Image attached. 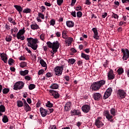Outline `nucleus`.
<instances>
[{"mask_svg": "<svg viewBox=\"0 0 129 129\" xmlns=\"http://www.w3.org/2000/svg\"><path fill=\"white\" fill-rule=\"evenodd\" d=\"M63 0H57V4L58 6H61L63 4Z\"/></svg>", "mask_w": 129, "mask_h": 129, "instance_id": "48", "label": "nucleus"}, {"mask_svg": "<svg viewBox=\"0 0 129 129\" xmlns=\"http://www.w3.org/2000/svg\"><path fill=\"white\" fill-rule=\"evenodd\" d=\"M53 71L57 76H60L62 75V72L63 71V67L57 66L54 68Z\"/></svg>", "mask_w": 129, "mask_h": 129, "instance_id": "5", "label": "nucleus"}, {"mask_svg": "<svg viewBox=\"0 0 129 129\" xmlns=\"http://www.w3.org/2000/svg\"><path fill=\"white\" fill-rule=\"evenodd\" d=\"M93 98L95 100H100L101 98V94L99 93H95L94 94Z\"/></svg>", "mask_w": 129, "mask_h": 129, "instance_id": "20", "label": "nucleus"}, {"mask_svg": "<svg viewBox=\"0 0 129 129\" xmlns=\"http://www.w3.org/2000/svg\"><path fill=\"white\" fill-rule=\"evenodd\" d=\"M46 77H48V78L50 77H52L53 76V74L51 73L48 72L46 74Z\"/></svg>", "mask_w": 129, "mask_h": 129, "instance_id": "50", "label": "nucleus"}, {"mask_svg": "<svg viewBox=\"0 0 129 129\" xmlns=\"http://www.w3.org/2000/svg\"><path fill=\"white\" fill-rule=\"evenodd\" d=\"M82 110L83 112L87 113V112H89V110H90V106L88 105H85L82 106Z\"/></svg>", "mask_w": 129, "mask_h": 129, "instance_id": "13", "label": "nucleus"}, {"mask_svg": "<svg viewBox=\"0 0 129 129\" xmlns=\"http://www.w3.org/2000/svg\"><path fill=\"white\" fill-rule=\"evenodd\" d=\"M43 73H44V70L43 69L39 70L38 72V75H42V74H43Z\"/></svg>", "mask_w": 129, "mask_h": 129, "instance_id": "55", "label": "nucleus"}, {"mask_svg": "<svg viewBox=\"0 0 129 129\" xmlns=\"http://www.w3.org/2000/svg\"><path fill=\"white\" fill-rule=\"evenodd\" d=\"M40 64L42 67H45V70L47 69V63L43 59L40 60Z\"/></svg>", "mask_w": 129, "mask_h": 129, "instance_id": "27", "label": "nucleus"}, {"mask_svg": "<svg viewBox=\"0 0 129 129\" xmlns=\"http://www.w3.org/2000/svg\"><path fill=\"white\" fill-rule=\"evenodd\" d=\"M7 42H11L12 41V36H7L6 38Z\"/></svg>", "mask_w": 129, "mask_h": 129, "instance_id": "45", "label": "nucleus"}, {"mask_svg": "<svg viewBox=\"0 0 129 129\" xmlns=\"http://www.w3.org/2000/svg\"><path fill=\"white\" fill-rule=\"evenodd\" d=\"M104 84H105V81L101 80L97 82L93 83L91 85V87L93 90L96 91L97 90H99L101 86H103Z\"/></svg>", "mask_w": 129, "mask_h": 129, "instance_id": "2", "label": "nucleus"}, {"mask_svg": "<svg viewBox=\"0 0 129 129\" xmlns=\"http://www.w3.org/2000/svg\"><path fill=\"white\" fill-rule=\"evenodd\" d=\"M36 87V86L34 84H30L29 86V89L30 90H33Z\"/></svg>", "mask_w": 129, "mask_h": 129, "instance_id": "42", "label": "nucleus"}, {"mask_svg": "<svg viewBox=\"0 0 129 129\" xmlns=\"http://www.w3.org/2000/svg\"><path fill=\"white\" fill-rule=\"evenodd\" d=\"M8 64H9V65H13L14 64V59L10 58L8 60Z\"/></svg>", "mask_w": 129, "mask_h": 129, "instance_id": "46", "label": "nucleus"}, {"mask_svg": "<svg viewBox=\"0 0 129 129\" xmlns=\"http://www.w3.org/2000/svg\"><path fill=\"white\" fill-rule=\"evenodd\" d=\"M122 4H129V0H121Z\"/></svg>", "mask_w": 129, "mask_h": 129, "instance_id": "60", "label": "nucleus"}, {"mask_svg": "<svg viewBox=\"0 0 129 129\" xmlns=\"http://www.w3.org/2000/svg\"><path fill=\"white\" fill-rule=\"evenodd\" d=\"M40 18L41 19H42V20H44V19H45V16H44V14H43L41 13H38V17L36 18L37 22H42V20H41V19H40Z\"/></svg>", "mask_w": 129, "mask_h": 129, "instance_id": "18", "label": "nucleus"}, {"mask_svg": "<svg viewBox=\"0 0 129 129\" xmlns=\"http://www.w3.org/2000/svg\"><path fill=\"white\" fill-rule=\"evenodd\" d=\"M92 30L93 31L94 35V38L96 40H99V35H98V32L97 31V29L96 28H92Z\"/></svg>", "mask_w": 129, "mask_h": 129, "instance_id": "12", "label": "nucleus"}, {"mask_svg": "<svg viewBox=\"0 0 129 129\" xmlns=\"http://www.w3.org/2000/svg\"><path fill=\"white\" fill-rule=\"evenodd\" d=\"M25 79L26 80H28V81L31 80V77L29 76H26L25 77Z\"/></svg>", "mask_w": 129, "mask_h": 129, "instance_id": "58", "label": "nucleus"}, {"mask_svg": "<svg viewBox=\"0 0 129 129\" xmlns=\"http://www.w3.org/2000/svg\"><path fill=\"white\" fill-rule=\"evenodd\" d=\"M9 91H10V90L9 89L5 88L4 89H3V93L4 94H7V93H8Z\"/></svg>", "mask_w": 129, "mask_h": 129, "instance_id": "52", "label": "nucleus"}, {"mask_svg": "<svg viewBox=\"0 0 129 129\" xmlns=\"http://www.w3.org/2000/svg\"><path fill=\"white\" fill-rule=\"evenodd\" d=\"M123 19L124 21H129V17L128 16H123Z\"/></svg>", "mask_w": 129, "mask_h": 129, "instance_id": "54", "label": "nucleus"}, {"mask_svg": "<svg viewBox=\"0 0 129 129\" xmlns=\"http://www.w3.org/2000/svg\"><path fill=\"white\" fill-rule=\"evenodd\" d=\"M55 23H56V22L54 19L51 20L50 22L51 26H54Z\"/></svg>", "mask_w": 129, "mask_h": 129, "instance_id": "51", "label": "nucleus"}, {"mask_svg": "<svg viewBox=\"0 0 129 129\" xmlns=\"http://www.w3.org/2000/svg\"><path fill=\"white\" fill-rule=\"evenodd\" d=\"M25 27L22 29L20 30L19 31L17 34V38L18 40H21V41H24L25 40V36L23 35L25 34Z\"/></svg>", "mask_w": 129, "mask_h": 129, "instance_id": "3", "label": "nucleus"}, {"mask_svg": "<svg viewBox=\"0 0 129 129\" xmlns=\"http://www.w3.org/2000/svg\"><path fill=\"white\" fill-rule=\"evenodd\" d=\"M8 20H9V22L11 23V24H13V25H17V23H16V22H15V20H14V19H12L11 17H9Z\"/></svg>", "mask_w": 129, "mask_h": 129, "instance_id": "38", "label": "nucleus"}, {"mask_svg": "<svg viewBox=\"0 0 129 129\" xmlns=\"http://www.w3.org/2000/svg\"><path fill=\"white\" fill-rule=\"evenodd\" d=\"M107 76L109 80H112L114 79L115 75L113 74V71L110 70L107 73Z\"/></svg>", "mask_w": 129, "mask_h": 129, "instance_id": "11", "label": "nucleus"}, {"mask_svg": "<svg viewBox=\"0 0 129 129\" xmlns=\"http://www.w3.org/2000/svg\"><path fill=\"white\" fill-rule=\"evenodd\" d=\"M81 10V6H78L77 7H76V11H80Z\"/></svg>", "mask_w": 129, "mask_h": 129, "instance_id": "62", "label": "nucleus"}, {"mask_svg": "<svg viewBox=\"0 0 129 129\" xmlns=\"http://www.w3.org/2000/svg\"><path fill=\"white\" fill-rule=\"evenodd\" d=\"M95 125L97 126L98 128H100V127H102L104 124L101 121V117H98L95 122Z\"/></svg>", "mask_w": 129, "mask_h": 129, "instance_id": "6", "label": "nucleus"}, {"mask_svg": "<svg viewBox=\"0 0 129 129\" xmlns=\"http://www.w3.org/2000/svg\"><path fill=\"white\" fill-rule=\"evenodd\" d=\"M59 87V86L57 84H53L50 86V88L52 89H57Z\"/></svg>", "mask_w": 129, "mask_h": 129, "instance_id": "33", "label": "nucleus"}, {"mask_svg": "<svg viewBox=\"0 0 129 129\" xmlns=\"http://www.w3.org/2000/svg\"><path fill=\"white\" fill-rule=\"evenodd\" d=\"M66 24L67 27L69 28H73V27H74V22H73L72 21H67Z\"/></svg>", "mask_w": 129, "mask_h": 129, "instance_id": "24", "label": "nucleus"}, {"mask_svg": "<svg viewBox=\"0 0 129 129\" xmlns=\"http://www.w3.org/2000/svg\"><path fill=\"white\" fill-rule=\"evenodd\" d=\"M121 52H123V60H127L129 58V50L128 49L125 48V50L121 49Z\"/></svg>", "mask_w": 129, "mask_h": 129, "instance_id": "7", "label": "nucleus"}, {"mask_svg": "<svg viewBox=\"0 0 129 129\" xmlns=\"http://www.w3.org/2000/svg\"><path fill=\"white\" fill-rule=\"evenodd\" d=\"M77 17H78V18H81V17H82V12L81 11L78 12L77 13Z\"/></svg>", "mask_w": 129, "mask_h": 129, "instance_id": "47", "label": "nucleus"}, {"mask_svg": "<svg viewBox=\"0 0 129 129\" xmlns=\"http://www.w3.org/2000/svg\"><path fill=\"white\" fill-rule=\"evenodd\" d=\"M24 82L22 81L17 82L14 85V90H20V89H22L24 87Z\"/></svg>", "mask_w": 129, "mask_h": 129, "instance_id": "4", "label": "nucleus"}, {"mask_svg": "<svg viewBox=\"0 0 129 129\" xmlns=\"http://www.w3.org/2000/svg\"><path fill=\"white\" fill-rule=\"evenodd\" d=\"M110 95H111L110 94H109V93H108L106 91L104 93L103 98V99H106L108 98V97H109V96H110Z\"/></svg>", "mask_w": 129, "mask_h": 129, "instance_id": "32", "label": "nucleus"}, {"mask_svg": "<svg viewBox=\"0 0 129 129\" xmlns=\"http://www.w3.org/2000/svg\"><path fill=\"white\" fill-rule=\"evenodd\" d=\"M6 111V107L4 105H0V116L3 115V112Z\"/></svg>", "mask_w": 129, "mask_h": 129, "instance_id": "26", "label": "nucleus"}, {"mask_svg": "<svg viewBox=\"0 0 129 129\" xmlns=\"http://www.w3.org/2000/svg\"><path fill=\"white\" fill-rule=\"evenodd\" d=\"M20 67L22 68H24V67H27V62H21L20 63Z\"/></svg>", "mask_w": 129, "mask_h": 129, "instance_id": "39", "label": "nucleus"}, {"mask_svg": "<svg viewBox=\"0 0 129 129\" xmlns=\"http://www.w3.org/2000/svg\"><path fill=\"white\" fill-rule=\"evenodd\" d=\"M14 8L19 12V14L21 15V13L23 12V8H22V7L18 5H14Z\"/></svg>", "mask_w": 129, "mask_h": 129, "instance_id": "22", "label": "nucleus"}, {"mask_svg": "<svg viewBox=\"0 0 129 129\" xmlns=\"http://www.w3.org/2000/svg\"><path fill=\"white\" fill-rule=\"evenodd\" d=\"M49 93H50L51 95H52L54 97V98H58L60 95L58 92H56V91L50 90L49 91Z\"/></svg>", "mask_w": 129, "mask_h": 129, "instance_id": "15", "label": "nucleus"}, {"mask_svg": "<svg viewBox=\"0 0 129 129\" xmlns=\"http://www.w3.org/2000/svg\"><path fill=\"white\" fill-rule=\"evenodd\" d=\"M71 107V102H68L64 106V109L67 111H68V110H70Z\"/></svg>", "mask_w": 129, "mask_h": 129, "instance_id": "23", "label": "nucleus"}, {"mask_svg": "<svg viewBox=\"0 0 129 129\" xmlns=\"http://www.w3.org/2000/svg\"><path fill=\"white\" fill-rule=\"evenodd\" d=\"M117 72L119 75H121V74H122L123 73V69L119 68L117 70Z\"/></svg>", "mask_w": 129, "mask_h": 129, "instance_id": "37", "label": "nucleus"}, {"mask_svg": "<svg viewBox=\"0 0 129 129\" xmlns=\"http://www.w3.org/2000/svg\"><path fill=\"white\" fill-rule=\"evenodd\" d=\"M24 107L26 112H28V111H31V107H30V105H29L27 103H26V104H24Z\"/></svg>", "mask_w": 129, "mask_h": 129, "instance_id": "25", "label": "nucleus"}, {"mask_svg": "<svg viewBox=\"0 0 129 129\" xmlns=\"http://www.w3.org/2000/svg\"><path fill=\"white\" fill-rule=\"evenodd\" d=\"M23 12L24 14H29V13H31V10L29 8H26V9H25Z\"/></svg>", "mask_w": 129, "mask_h": 129, "instance_id": "36", "label": "nucleus"}, {"mask_svg": "<svg viewBox=\"0 0 129 129\" xmlns=\"http://www.w3.org/2000/svg\"><path fill=\"white\" fill-rule=\"evenodd\" d=\"M65 43L68 46H70L71 44H72V42H73V39L71 37H68L67 38H66Z\"/></svg>", "mask_w": 129, "mask_h": 129, "instance_id": "19", "label": "nucleus"}, {"mask_svg": "<svg viewBox=\"0 0 129 129\" xmlns=\"http://www.w3.org/2000/svg\"><path fill=\"white\" fill-rule=\"evenodd\" d=\"M62 36L63 39H67L68 38V35H67V32H66L65 30L62 31Z\"/></svg>", "mask_w": 129, "mask_h": 129, "instance_id": "30", "label": "nucleus"}, {"mask_svg": "<svg viewBox=\"0 0 129 129\" xmlns=\"http://www.w3.org/2000/svg\"><path fill=\"white\" fill-rule=\"evenodd\" d=\"M48 129H57V128L56 127V126L55 125H52V126H50Z\"/></svg>", "mask_w": 129, "mask_h": 129, "instance_id": "63", "label": "nucleus"}, {"mask_svg": "<svg viewBox=\"0 0 129 129\" xmlns=\"http://www.w3.org/2000/svg\"><path fill=\"white\" fill-rule=\"evenodd\" d=\"M107 16V13L105 12L104 13H103L102 15V18H103V19H104V18H105V17H106Z\"/></svg>", "mask_w": 129, "mask_h": 129, "instance_id": "59", "label": "nucleus"}, {"mask_svg": "<svg viewBox=\"0 0 129 129\" xmlns=\"http://www.w3.org/2000/svg\"><path fill=\"white\" fill-rule=\"evenodd\" d=\"M117 95L119 98H124L126 96V93L124 90L119 89L117 92Z\"/></svg>", "mask_w": 129, "mask_h": 129, "instance_id": "8", "label": "nucleus"}, {"mask_svg": "<svg viewBox=\"0 0 129 129\" xmlns=\"http://www.w3.org/2000/svg\"><path fill=\"white\" fill-rule=\"evenodd\" d=\"M40 38L41 40H42V41H44V40H45V35L44 34H41L40 36Z\"/></svg>", "mask_w": 129, "mask_h": 129, "instance_id": "56", "label": "nucleus"}, {"mask_svg": "<svg viewBox=\"0 0 129 129\" xmlns=\"http://www.w3.org/2000/svg\"><path fill=\"white\" fill-rule=\"evenodd\" d=\"M71 15L74 18H76V12L75 11L72 12Z\"/></svg>", "mask_w": 129, "mask_h": 129, "instance_id": "61", "label": "nucleus"}, {"mask_svg": "<svg viewBox=\"0 0 129 129\" xmlns=\"http://www.w3.org/2000/svg\"><path fill=\"white\" fill-rule=\"evenodd\" d=\"M31 29L32 30H38V29H40V27H39V25L37 24L36 23H33L30 26Z\"/></svg>", "mask_w": 129, "mask_h": 129, "instance_id": "21", "label": "nucleus"}, {"mask_svg": "<svg viewBox=\"0 0 129 129\" xmlns=\"http://www.w3.org/2000/svg\"><path fill=\"white\" fill-rule=\"evenodd\" d=\"M19 60L21 61H25V60H26V58L23 56H21L19 57Z\"/></svg>", "mask_w": 129, "mask_h": 129, "instance_id": "57", "label": "nucleus"}, {"mask_svg": "<svg viewBox=\"0 0 129 129\" xmlns=\"http://www.w3.org/2000/svg\"><path fill=\"white\" fill-rule=\"evenodd\" d=\"M40 112L42 117H45L47 114H48V111L47 110L44 109L43 107L40 108Z\"/></svg>", "mask_w": 129, "mask_h": 129, "instance_id": "14", "label": "nucleus"}, {"mask_svg": "<svg viewBox=\"0 0 129 129\" xmlns=\"http://www.w3.org/2000/svg\"><path fill=\"white\" fill-rule=\"evenodd\" d=\"M48 48H51L52 49V47H53V43H52L50 41H48L46 43Z\"/></svg>", "mask_w": 129, "mask_h": 129, "instance_id": "44", "label": "nucleus"}, {"mask_svg": "<svg viewBox=\"0 0 129 129\" xmlns=\"http://www.w3.org/2000/svg\"><path fill=\"white\" fill-rule=\"evenodd\" d=\"M18 28L17 27H14V29H11V34H13V33H15V34L16 33H18Z\"/></svg>", "mask_w": 129, "mask_h": 129, "instance_id": "40", "label": "nucleus"}, {"mask_svg": "<svg viewBox=\"0 0 129 129\" xmlns=\"http://www.w3.org/2000/svg\"><path fill=\"white\" fill-rule=\"evenodd\" d=\"M75 62H76V59H75L74 58L69 59L68 62L70 63V64H72V65H73V64H74V63H75Z\"/></svg>", "mask_w": 129, "mask_h": 129, "instance_id": "34", "label": "nucleus"}, {"mask_svg": "<svg viewBox=\"0 0 129 129\" xmlns=\"http://www.w3.org/2000/svg\"><path fill=\"white\" fill-rule=\"evenodd\" d=\"M0 56L2 61H4V63H7L8 62V56L6 53H3L0 54Z\"/></svg>", "mask_w": 129, "mask_h": 129, "instance_id": "16", "label": "nucleus"}, {"mask_svg": "<svg viewBox=\"0 0 129 129\" xmlns=\"http://www.w3.org/2000/svg\"><path fill=\"white\" fill-rule=\"evenodd\" d=\"M28 73H29V71L28 70H25L24 71H20V75H22V76H25L26 75H27Z\"/></svg>", "mask_w": 129, "mask_h": 129, "instance_id": "29", "label": "nucleus"}, {"mask_svg": "<svg viewBox=\"0 0 129 129\" xmlns=\"http://www.w3.org/2000/svg\"><path fill=\"white\" fill-rule=\"evenodd\" d=\"M2 120L3 122L6 123V122H8V121H9V118H8V116H7V115H5L3 117Z\"/></svg>", "mask_w": 129, "mask_h": 129, "instance_id": "35", "label": "nucleus"}, {"mask_svg": "<svg viewBox=\"0 0 129 129\" xmlns=\"http://www.w3.org/2000/svg\"><path fill=\"white\" fill-rule=\"evenodd\" d=\"M106 92L111 95V93L112 92V89L111 88H109L107 89Z\"/></svg>", "mask_w": 129, "mask_h": 129, "instance_id": "49", "label": "nucleus"}, {"mask_svg": "<svg viewBox=\"0 0 129 129\" xmlns=\"http://www.w3.org/2000/svg\"><path fill=\"white\" fill-rule=\"evenodd\" d=\"M110 113L112 114L113 116H115V109L114 108H112L110 110Z\"/></svg>", "mask_w": 129, "mask_h": 129, "instance_id": "41", "label": "nucleus"}, {"mask_svg": "<svg viewBox=\"0 0 129 129\" xmlns=\"http://www.w3.org/2000/svg\"><path fill=\"white\" fill-rule=\"evenodd\" d=\"M17 106L18 107H23L24 106V103H23V101L21 100H18L17 101Z\"/></svg>", "mask_w": 129, "mask_h": 129, "instance_id": "31", "label": "nucleus"}, {"mask_svg": "<svg viewBox=\"0 0 129 129\" xmlns=\"http://www.w3.org/2000/svg\"><path fill=\"white\" fill-rule=\"evenodd\" d=\"M27 41L28 42L27 46L28 47H30L33 50H37V48H38V44H37V43H38L37 39H34L32 37L27 38Z\"/></svg>", "mask_w": 129, "mask_h": 129, "instance_id": "1", "label": "nucleus"}, {"mask_svg": "<svg viewBox=\"0 0 129 129\" xmlns=\"http://www.w3.org/2000/svg\"><path fill=\"white\" fill-rule=\"evenodd\" d=\"M46 106L47 107H53V104L51 103L50 101H47V103L46 104Z\"/></svg>", "mask_w": 129, "mask_h": 129, "instance_id": "43", "label": "nucleus"}, {"mask_svg": "<svg viewBox=\"0 0 129 129\" xmlns=\"http://www.w3.org/2000/svg\"><path fill=\"white\" fill-rule=\"evenodd\" d=\"M104 115L105 116H106V118H107V119H108V120L111 122L113 121V119H112V118L113 117V116L110 115V114L109 113V111L107 110L105 111Z\"/></svg>", "mask_w": 129, "mask_h": 129, "instance_id": "10", "label": "nucleus"}, {"mask_svg": "<svg viewBox=\"0 0 129 129\" xmlns=\"http://www.w3.org/2000/svg\"><path fill=\"white\" fill-rule=\"evenodd\" d=\"M83 63V62H82V60H80V61H78L77 64H78L79 66H81V65H82Z\"/></svg>", "mask_w": 129, "mask_h": 129, "instance_id": "64", "label": "nucleus"}, {"mask_svg": "<svg viewBox=\"0 0 129 129\" xmlns=\"http://www.w3.org/2000/svg\"><path fill=\"white\" fill-rule=\"evenodd\" d=\"M71 115H80L81 112L79 110H72L71 111Z\"/></svg>", "mask_w": 129, "mask_h": 129, "instance_id": "17", "label": "nucleus"}, {"mask_svg": "<svg viewBox=\"0 0 129 129\" xmlns=\"http://www.w3.org/2000/svg\"><path fill=\"white\" fill-rule=\"evenodd\" d=\"M60 44L59 43V42L55 41L54 42H53L52 43V50L53 53H56L57 52V50L59 49V45Z\"/></svg>", "mask_w": 129, "mask_h": 129, "instance_id": "9", "label": "nucleus"}, {"mask_svg": "<svg viewBox=\"0 0 129 129\" xmlns=\"http://www.w3.org/2000/svg\"><path fill=\"white\" fill-rule=\"evenodd\" d=\"M81 57L82 58H84V59H85V60H89V55H87L83 52L81 53Z\"/></svg>", "mask_w": 129, "mask_h": 129, "instance_id": "28", "label": "nucleus"}, {"mask_svg": "<svg viewBox=\"0 0 129 129\" xmlns=\"http://www.w3.org/2000/svg\"><path fill=\"white\" fill-rule=\"evenodd\" d=\"M112 18H114V19H118V15H117V14L113 13L112 15Z\"/></svg>", "mask_w": 129, "mask_h": 129, "instance_id": "53", "label": "nucleus"}]
</instances>
